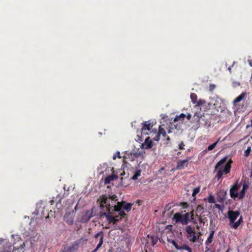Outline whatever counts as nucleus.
I'll return each instance as SVG.
<instances>
[{"label": "nucleus", "mask_w": 252, "mask_h": 252, "mask_svg": "<svg viewBox=\"0 0 252 252\" xmlns=\"http://www.w3.org/2000/svg\"><path fill=\"white\" fill-rule=\"evenodd\" d=\"M168 241L172 244L175 248L179 250H185L187 251L188 252H192L191 249L186 244H181V245H178L175 241L174 240H168Z\"/></svg>", "instance_id": "7"}, {"label": "nucleus", "mask_w": 252, "mask_h": 252, "mask_svg": "<svg viewBox=\"0 0 252 252\" xmlns=\"http://www.w3.org/2000/svg\"><path fill=\"white\" fill-rule=\"evenodd\" d=\"M202 114L200 112H196L192 118L193 121L195 122H199L200 118L202 117Z\"/></svg>", "instance_id": "24"}, {"label": "nucleus", "mask_w": 252, "mask_h": 252, "mask_svg": "<svg viewBox=\"0 0 252 252\" xmlns=\"http://www.w3.org/2000/svg\"><path fill=\"white\" fill-rule=\"evenodd\" d=\"M142 124L143 126L141 129V136L149 134L151 132L153 125H152L150 121L144 122Z\"/></svg>", "instance_id": "6"}, {"label": "nucleus", "mask_w": 252, "mask_h": 252, "mask_svg": "<svg viewBox=\"0 0 252 252\" xmlns=\"http://www.w3.org/2000/svg\"><path fill=\"white\" fill-rule=\"evenodd\" d=\"M240 186L238 185V181H237L230 188V195L231 198H236L238 196V190L240 188Z\"/></svg>", "instance_id": "13"}, {"label": "nucleus", "mask_w": 252, "mask_h": 252, "mask_svg": "<svg viewBox=\"0 0 252 252\" xmlns=\"http://www.w3.org/2000/svg\"><path fill=\"white\" fill-rule=\"evenodd\" d=\"M240 212L238 211H233L232 210H229L227 212V216L228 218L230 220V223L231 224L232 223H234V221L237 219V218L240 216Z\"/></svg>", "instance_id": "12"}, {"label": "nucleus", "mask_w": 252, "mask_h": 252, "mask_svg": "<svg viewBox=\"0 0 252 252\" xmlns=\"http://www.w3.org/2000/svg\"><path fill=\"white\" fill-rule=\"evenodd\" d=\"M168 241L172 244L175 248L179 250H185L187 251L188 252H192L191 249L186 244H181V245H178L175 241L174 240H168Z\"/></svg>", "instance_id": "11"}, {"label": "nucleus", "mask_w": 252, "mask_h": 252, "mask_svg": "<svg viewBox=\"0 0 252 252\" xmlns=\"http://www.w3.org/2000/svg\"><path fill=\"white\" fill-rule=\"evenodd\" d=\"M168 133H171L175 131V128L173 127L168 126L166 127Z\"/></svg>", "instance_id": "35"}, {"label": "nucleus", "mask_w": 252, "mask_h": 252, "mask_svg": "<svg viewBox=\"0 0 252 252\" xmlns=\"http://www.w3.org/2000/svg\"><path fill=\"white\" fill-rule=\"evenodd\" d=\"M226 252H229V249H228Z\"/></svg>", "instance_id": "52"}, {"label": "nucleus", "mask_w": 252, "mask_h": 252, "mask_svg": "<svg viewBox=\"0 0 252 252\" xmlns=\"http://www.w3.org/2000/svg\"><path fill=\"white\" fill-rule=\"evenodd\" d=\"M243 221V218L242 216H240V218L238 220L235 222L234 224L231 225V226L234 228V229H237L239 226L240 225V224Z\"/></svg>", "instance_id": "26"}, {"label": "nucleus", "mask_w": 252, "mask_h": 252, "mask_svg": "<svg viewBox=\"0 0 252 252\" xmlns=\"http://www.w3.org/2000/svg\"><path fill=\"white\" fill-rule=\"evenodd\" d=\"M185 231L187 233V238L190 242L194 243L198 240L201 236L202 233L200 231L196 232L195 229L191 225H188L185 228Z\"/></svg>", "instance_id": "3"}, {"label": "nucleus", "mask_w": 252, "mask_h": 252, "mask_svg": "<svg viewBox=\"0 0 252 252\" xmlns=\"http://www.w3.org/2000/svg\"><path fill=\"white\" fill-rule=\"evenodd\" d=\"M246 95V93L243 92L233 100V105L237 109H245L246 106L244 100Z\"/></svg>", "instance_id": "4"}, {"label": "nucleus", "mask_w": 252, "mask_h": 252, "mask_svg": "<svg viewBox=\"0 0 252 252\" xmlns=\"http://www.w3.org/2000/svg\"><path fill=\"white\" fill-rule=\"evenodd\" d=\"M250 177L252 178V170L251 174L250 175Z\"/></svg>", "instance_id": "50"}, {"label": "nucleus", "mask_w": 252, "mask_h": 252, "mask_svg": "<svg viewBox=\"0 0 252 252\" xmlns=\"http://www.w3.org/2000/svg\"><path fill=\"white\" fill-rule=\"evenodd\" d=\"M165 125L159 126L158 128V134L160 135H162L163 137H166V132L165 129L162 127Z\"/></svg>", "instance_id": "23"}, {"label": "nucleus", "mask_w": 252, "mask_h": 252, "mask_svg": "<svg viewBox=\"0 0 252 252\" xmlns=\"http://www.w3.org/2000/svg\"><path fill=\"white\" fill-rule=\"evenodd\" d=\"M99 237V243L97 244L96 248L92 252H96L101 247L103 242V233L102 231H100L99 232L96 233L94 235L95 238H97Z\"/></svg>", "instance_id": "14"}, {"label": "nucleus", "mask_w": 252, "mask_h": 252, "mask_svg": "<svg viewBox=\"0 0 252 252\" xmlns=\"http://www.w3.org/2000/svg\"><path fill=\"white\" fill-rule=\"evenodd\" d=\"M191 115L190 114H189L187 115V118L188 120H190V119H191Z\"/></svg>", "instance_id": "44"}, {"label": "nucleus", "mask_w": 252, "mask_h": 252, "mask_svg": "<svg viewBox=\"0 0 252 252\" xmlns=\"http://www.w3.org/2000/svg\"><path fill=\"white\" fill-rule=\"evenodd\" d=\"M186 117V115L182 113L179 116H176V117L175 118L174 121V122H177L179 121H182L184 120V118Z\"/></svg>", "instance_id": "27"}, {"label": "nucleus", "mask_w": 252, "mask_h": 252, "mask_svg": "<svg viewBox=\"0 0 252 252\" xmlns=\"http://www.w3.org/2000/svg\"><path fill=\"white\" fill-rule=\"evenodd\" d=\"M190 221L194 224H196L197 223V221L195 220H194V218H193V213H192V215L191 216V220H190Z\"/></svg>", "instance_id": "39"}, {"label": "nucleus", "mask_w": 252, "mask_h": 252, "mask_svg": "<svg viewBox=\"0 0 252 252\" xmlns=\"http://www.w3.org/2000/svg\"><path fill=\"white\" fill-rule=\"evenodd\" d=\"M200 187H198L197 188H196L193 189V192L192 193V196L193 197H194L196 196V195L200 191Z\"/></svg>", "instance_id": "33"}, {"label": "nucleus", "mask_w": 252, "mask_h": 252, "mask_svg": "<svg viewBox=\"0 0 252 252\" xmlns=\"http://www.w3.org/2000/svg\"><path fill=\"white\" fill-rule=\"evenodd\" d=\"M79 243L77 242L73 243L70 246L64 248L65 252H75L78 249Z\"/></svg>", "instance_id": "18"}, {"label": "nucleus", "mask_w": 252, "mask_h": 252, "mask_svg": "<svg viewBox=\"0 0 252 252\" xmlns=\"http://www.w3.org/2000/svg\"><path fill=\"white\" fill-rule=\"evenodd\" d=\"M118 178V176L113 174L111 175L108 176L106 177L104 179V184L105 185H108L111 182L116 180Z\"/></svg>", "instance_id": "20"}, {"label": "nucleus", "mask_w": 252, "mask_h": 252, "mask_svg": "<svg viewBox=\"0 0 252 252\" xmlns=\"http://www.w3.org/2000/svg\"><path fill=\"white\" fill-rule=\"evenodd\" d=\"M228 69L230 73H231V67H228Z\"/></svg>", "instance_id": "46"}, {"label": "nucleus", "mask_w": 252, "mask_h": 252, "mask_svg": "<svg viewBox=\"0 0 252 252\" xmlns=\"http://www.w3.org/2000/svg\"><path fill=\"white\" fill-rule=\"evenodd\" d=\"M251 151V147H248L247 149L245 152V156L248 157L249 156Z\"/></svg>", "instance_id": "37"}, {"label": "nucleus", "mask_w": 252, "mask_h": 252, "mask_svg": "<svg viewBox=\"0 0 252 252\" xmlns=\"http://www.w3.org/2000/svg\"><path fill=\"white\" fill-rule=\"evenodd\" d=\"M90 218H91V217H89L87 219V220H86V221H89V220H90Z\"/></svg>", "instance_id": "47"}, {"label": "nucleus", "mask_w": 252, "mask_h": 252, "mask_svg": "<svg viewBox=\"0 0 252 252\" xmlns=\"http://www.w3.org/2000/svg\"><path fill=\"white\" fill-rule=\"evenodd\" d=\"M189 158H187L184 160H180L177 162V168L178 169H182L184 168V167L187 166L189 164Z\"/></svg>", "instance_id": "17"}, {"label": "nucleus", "mask_w": 252, "mask_h": 252, "mask_svg": "<svg viewBox=\"0 0 252 252\" xmlns=\"http://www.w3.org/2000/svg\"><path fill=\"white\" fill-rule=\"evenodd\" d=\"M226 192L220 190L217 195L218 201L220 203H223L226 199Z\"/></svg>", "instance_id": "19"}, {"label": "nucleus", "mask_w": 252, "mask_h": 252, "mask_svg": "<svg viewBox=\"0 0 252 252\" xmlns=\"http://www.w3.org/2000/svg\"><path fill=\"white\" fill-rule=\"evenodd\" d=\"M141 175V170H137L134 175L131 177V179L133 180H136Z\"/></svg>", "instance_id": "29"}, {"label": "nucleus", "mask_w": 252, "mask_h": 252, "mask_svg": "<svg viewBox=\"0 0 252 252\" xmlns=\"http://www.w3.org/2000/svg\"><path fill=\"white\" fill-rule=\"evenodd\" d=\"M154 145V143L151 140L149 136L147 137L145 139V142L142 144L143 149H150L152 148Z\"/></svg>", "instance_id": "15"}, {"label": "nucleus", "mask_w": 252, "mask_h": 252, "mask_svg": "<svg viewBox=\"0 0 252 252\" xmlns=\"http://www.w3.org/2000/svg\"><path fill=\"white\" fill-rule=\"evenodd\" d=\"M118 200L116 195H109L107 194L101 195L97 200L100 208L101 217H106L109 223H113L114 225L126 216L124 210L129 212L132 206L130 203L124 201L119 202Z\"/></svg>", "instance_id": "1"}, {"label": "nucleus", "mask_w": 252, "mask_h": 252, "mask_svg": "<svg viewBox=\"0 0 252 252\" xmlns=\"http://www.w3.org/2000/svg\"><path fill=\"white\" fill-rule=\"evenodd\" d=\"M227 157H225L219 160L215 166V171L218 170L215 178H217L218 181L222 177L223 174H227L230 171L232 161L229 159V161L227 162Z\"/></svg>", "instance_id": "2"}, {"label": "nucleus", "mask_w": 252, "mask_h": 252, "mask_svg": "<svg viewBox=\"0 0 252 252\" xmlns=\"http://www.w3.org/2000/svg\"><path fill=\"white\" fill-rule=\"evenodd\" d=\"M215 207L219 209H221V206L220 204H215Z\"/></svg>", "instance_id": "43"}, {"label": "nucleus", "mask_w": 252, "mask_h": 252, "mask_svg": "<svg viewBox=\"0 0 252 252\" xmlns=\"http://www.w3.org/2000/svg\"><path fill=\"white\" fill-rule=\"evenodd\" d=\"M160 135L158 133L156 136L153 138V140L156 141H158L159 140Z\"/></svg>", "instance_id": "42"}, {"label": "nucleus", "mask_w": 252, "mask_h": 252, "mask_svg": "<svg viewBox=\"0 0 252 252\" xmlns=\"http://www.w3.org/2000/svg\"><path fill=\"white\" fill-rule=\"evenodd\" d=\"M216 86L214 84H210L209 86V90L210 91H212L215 88Z\"/></svg>", "instance_id": "41"}, {"label": "nucleus", "mask_w": 252, "mask_h": 252, "mask_svg": "<svg viewBox=\"0 0 252 252\" xmlns=\"http://www.w3.org/2000/svg\"><path fill=\"white\" fill-rule=\"evenodd\" d=\"M190 98L191 99V101L193 104H195L197 101V95L195 93H191L190 94Z\"/></svg>", "instance_id": "28"}, {"label": "nucleus", "mask_w": 252, "mask_h": 252, "mask_svg": "<svg viewBox=\"0 0 252 252\" xmlns=\"http://www.w3.org/2000/svg\"><path fill=\"white\" fill-rule=\"evenodd\" d=\"M117 158H121V156H120V153L119 152H117L115 154H114L113 156V159L115 160Z\"/></svg>", "instance_id": "36"}, {"label": "nucleus", "mask_w": 252, "mask_h": 252, "mask_svg": "<svg viewBox=\"0 0 252 252\" xmlns=\"http://www.w3.org/2000/svg\"><path fill=\"white\" fill-rule=\"evenodd\" d=\"M249 63H250V65L252 66V63L251 62H250Z\"/></svg>", "instance_id": "51"}, {"label": "nucleus", "mask_w": 252, "mask_h": 252, "mask_svg": "<svg viewBox=\"0 0 252 252\" xmlns=\"http://www.w3.org/2000/svg\"><path fill=\"white\" fill-rule=\"evenodd\" d=\"M63 220L68 225L73 223V218L70 213H66L63 217Z\"/></svg>", "instance_id": "16"}, {"label": "nucleus", "mask_w": 252, "mask_h": 252, "mask_svg": "<svg viewBox=\"0 0 252 252\" xmlns=\"http://www.w3.org/2000/svg\"><path fill=\"white\" fill-rule=\"evenodd\" d=\"M189 213H186L184 215H181L177 213L174 215V219L176 222H181L183 225H187L189 221Z\"/></svg>", "instance_id": "5"}, {"label": "nucleus", "mask_w": 252, "mask_h": 252, "mask_svg": "<svg viewBox=\"0 0 252 252\" xmlns=\"http://www.w3.org/2000/svg\"><path fill=\"white\" fill-rule=\"evenodd\" d=\"M168 241L172 244L175 248L179 250H185L187 251L188 252H192L191 249L186 244H181V245H178L175 241L174 240H168Z\"/></svg>", "instance_id": "9"}, {"label": "nucleus", "mask_w": 252, "mask_h": 252, "mask_svg": "<svg viewBox=\"0 0 252 252\" xmlns=\"http://www.w3.org/2000/svg\"><path fill=\"white\" fill-rule=\"evenodd\" d=\"M215 231L214 230H212L211 232L210 233L209 236L207 239V240L205 242V244L207 245H209L210 244H211L213 241V239L214 237Z\"/></svg>", "instance_id": "22"}, {"label": "nucleus", "mask_w": 252, "mask_h": 252, "mask_svg": "<svg viewBox=\"0 0 252 252\" xmlns=\"http://www.w3.org/2000/svg\"><path fill=\"white\" fill-rule=\"evenodd\" d=\"M184 146L185 144L183 141H182L180 144L179 145V148L180 150H184Z\"/></svg>", "instance_id": "40"}, {"label": "nucleus", "mask_w": 252, "mask_h": 252, "mask_svg": "<svg viewBox=\"0 0 252 252\" xmlns=\"http://www.w3.org/2000/svg\"><path fill=\"white\" fill-rule=\"evenodd\" d=\"M166 140L168 142L170 141V138L169 136L166 137Z\"/></svg>", "instance_id": "45"}, {"label": "nucleus", "mask_w": 252, "mask_h": 252, "mask_svg": "<svg viewBox=\"0 0 252 252\" xmlns=\"http://www.w3.org/2000/svg\"><path fill=\"white\" fill-rule=\"evenodd\" d=\"M196 227L197 229H199V226L198 225H197L196 226Z\"/></svg>", "instance_id": "48"}, {"label": "nucleus", "mask_w": 252, "mask_h": 252, "mask_svg": "<svg viewBox=\"0 0 252 252\" xmlns=\"http://www.w3.org/2000/svg\"><path fill=\"white\" fill-rule=\"evenodd\" d=\"M196 216L198 217V220L199 223L204 224L205 222L204 221V220L200 216H199L197 215H196Z\"/></svg>", "instance_id": "38"}, {"label": "nucleus", "mask_w": 252, "mask_h": 252, "mask_svg": "<svg viewBox=\"0 0 252 252\" xmlns=\"http://www.w3.org/2000/svg\"><path fill=\"white\" fill-rule=\"evenodd\" d=\"M206 103V101L203 99H199L197 101V102H196V106H200L204 104H205Z\"/></svg>", "instance_id": "31"}, {"label": "nucleus", "mask_w": 252, "mask_h": 252, "mask_svg": "<svg viewBox=\"0 0 252 252\" xmlns=\"http://www.w3.org/2000/svg\"><path fill=\"white\" fill-rule=\"evenodd\" d=\"M168 241L172 244L175 248L179 250H185L187 251L188 252H192L191 249L186 244H181V245H178L175 241L174 240H168Z\"/></svg>", "instance_id": "10"}, {"label": "nucleus", "mask_w": 252, "mask_h": 252, "mask_svg": "<svg viewBox=\"0 0 252 252\" xmlns=\"http://www.w3.org/2000/svg\"><path fill=\"white\" fill-rule=\"evenodd\" d=\"M127 156H130L131 157V159L130 160L131 161H133L134 160V158H137V154L136 153H135V154H130V155H129L128 154H127L126 156H125L124 157V158H127Z\"/></svg>", "instance_id": "32"}, {"label": "nucleus", "mask_w": 252, "mask_h": 252, "mask_svg": "<svg viewBox=\"0 0 252 252\" xmlns=\"http://www.w3.org/2000/svg\"><path fill=\"white\" fill-rule=\"evenodd\" d=\"M219 140H220V139L218 140H217L216 142H215L213 144L209 146L208 147V149H207L208 150L211 151V150H213L216 146V145H217V143H218V142L219 141Z\"/></svg>", "instance_id": "30"}, {"label": "nucleus", "mask_w": 252, "mask_h": 252, "mask_svg": "<svg viewBox=\"0 0 252 252\" xmlns=\"http://www.w3.org/2000/svg\"><path fill=\"white\" fill-rule=\"evenodd\" d=\"M62 198L58 194L57 195L56 197H53V199L51 200V204L53 205L55 202H57V203H60L61 202Z\"/></svg>", "instance_id": "25"}, {"label": "nucleus", "mask_w": 252, "mask_h": 252, "mask_svg": "<svg viewBox=\"0 0 252 252\" xmlns=\"http://www.w3.org/2000/svg\"><path fill=\"white\" fill-rule=\"evenodd\" d=\"M123 174H125V172H124V171H123V173H121V175H122H122H123Z\"/></svg>", "instance_id": "49"}, {"label": "nucleus", "mask_w": 252, "mask_h": 252, "mask_svg": "<svg viewBox=\"0 0 252 252\" xmlns=\"http://www.w3.org/2000/svg\"><path fill=\"white\" fill-rule=\"evenodd\" d=\"M251 126H252V120H251Z\"/></svg>", "instance_id": "53"}, {"label": "nucleus", "mask_w": 252, "mask_h": 252, "mask_svg": "<svg viewBox=\"0 0 252 252\" xmlns=\"http://www.w3.org/2000/svg\"><path fill=\"white\" fill-rule=\"evenodd\" d=\"M208 201L210 203H214L215 202V199L213 195L210 194L208 198Z\"/></svg>", "instance_id": "34"}, {"label": "nucleus", "mask_w": 252, "mask_h": 252, "mask_svg": "<svg viewBox=\"0 0 252 252\" xmlns=\"http://www.w3.org/2000/svg\"><path fill=\"white\" fill-rule=\"evenodd\" d=\"M168 241L172 244L175 248L179 250H185L187 251L188 252H192L191 249L186 244H181V245H178L175 241L174 240H168Z\"/></svg>", "instance_id": "8"}, {"label": "nucleus", "mask_w": 252, "mask_h": 252, "mask_svg": "<svg viewBox=\"0 0 252 252\" xmlns=\"http://www.w3.org/2000/svg\"><path fill=\"white\" fill-rule=\"evenodd\" d=\"M247 188H248L247 185H246V184L243 185V189L241 190L240 193L238 194V196L237 197L239 198V199H242L244 198L245 194L246 189H247Z\"/></svg>", "instance_id": "21"}]
</instances>
